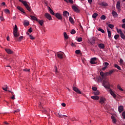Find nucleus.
I'll use <instances>...</instances> for the list:
<instances>
[{
  "mask_svg": "<svg viewBox=\"0 0 125 125\" xmlns=\"http://www.w3.org/2000/svg\"><path fill=\"white\" fill-rule=\"evenodd\" d=\"M13 35H14V39L16 42H21L22 40H23V38L24 37L21 36L19 38V36H20V34L18 32V27H17V25L15 24V27L13 30Z\"/></svg>",
  "mask_w": 125,
  "mask_h": 125,
  "instance_id": "obj_1",
  "label": "nucleus"
},
{
  "mask_svg": "<svg viewBox=\"0 0 125 125\" xmlns=\"http://www.w3.org/2000/svg\"><path fill=\"white\" fill-rule=\"evenodd\" d=\"M19 1L23 4V5L25 6L26 9L29 11V12H31V8L30 7V6H29L28 3H27V1H23V0H19Z\"/></svg>",
  "mask_w": 125,
  "mask_h": 125,
  "instance_id": "obj_2",
  "label": "nucleus"
},
{
  "mask_svg": "<svg viewBox=\"0 0 125 125\" xmlns=\"http://www.w3.org/2000/svg\"><path fill=\"white\" fill-rule=\"evenodd\" d=\"M103 85L105 87V88H107L110 89V83L107 80H104L103 82Z\"/></svg>",
  "mask_w": 125,
  "mask_h": 125,
  "instance_id": "obj_3",
  "label": "nucleus"
},
{
  "mask_svg": "<svg viewBox=\"0 0 125 125\" xmlns=\"http://www.w3.org/2000/svg\"><path fill=\"white\" fill-rule=\"evenodd\" d=\"M56 55L57 56L58 58H59L60 59H63V56L64 55V53L62 52H58L56 54Z\"/></svg>",
  "mask_w": 125,
  "mask_h": 125,
  "instance_id": "obj_4",
  "label": "nucleus"
},
{
  "mask_svg": "<svg viewBox=\"0 0 125 125\" xmlns=\"http://www.w3.org/2000/svg\"><path fill=\"white\" fill-rule=\"evenodd\" d=\"M72 9L74 10L75 12H76L77 13H80V9L77 6L73 5L72 6Z\"/></svg>",
  "mask_w": 125,
  "mask_h": 125,
  "instance_id": "obj_5",
  "label": "nucleus"
},
{
  "mask_svg": "<svg viewBox=\"0 0 125 125\" xmlns=\"http://www.w3.org/2000/svg\"><path fill=\"white\" fill-rule=\"evenodd\" d=\"M56 18L59 19V20H62V16L59 13H57L55 15Z\"/></svg>",
  "mask_w": 125,
  "mask_h": 125,
  "instance_id": "obj_6",
  "label": "nucleus"
},
{
  "mask_svg": "<svg viewBox=\"0 0 125 125\" xmlns=\"http://www.w3.org/2000/svg\"><path fill=\"white\" fill-rule=\"evenodd\" d=\"M105 101H106V99L103 97H101L100 99L99 103L101 104H104Z\"/></svg>",
  "mask_w": 125,
  "mask_h": 125,
  "instance_id": "obj_7",
  "label": "nucleus"
},
{
  "mask_svg": "<svg viewBox=\"0 0 125 125\" xmlns=\"http://www.w3.org/2000/svg\"><path fill=\"white\" fill-rule=\"evenodd\" d=\"M97 41H98V39H97V38L95 37L92 38L90 42L91 44H94V43H95V42Z\"/></svg>",
  "mask_w": 125,
  "mask_h": 125,
  "instance_id": "obj_8",
  "label": "nucleus"
},
{
  "mask_svg": "<svg viewBox=\"0 0 125 125\" xmlns=\"http://www.w3.org/2000/svg\"><path fill=\"white\" fill-rule=\"evenodd\" d=\"M109 92L111 94V95L113 96V98H116V97H117V95H116V94H115L114 91H113V90H112L111 89H109Z\"/></svg>",
  "mask_w": 125,
  "mask_h": 125,
  "instance_id": "obj_9",
  "label": "nucleus"
},
{
  "mask_svg": "<svg viewBox=\"0 0 125 125\" xmlns=\"http://www.w3.org/2000/svg\"><path fill=\"white\" fill-rule=\"evenodd\" d=\"M44 16L46 17V18H47V19H48V20H52V18H51V16L50 15V14L46 13L45 14Z\"/></svg>",
  "mask_w": 125,
  "mask_h": 125,
  "instance_id": "obj_10",
  "label": "nucleus"
},
{
  "mask_svg": "<svg viewBox=\"0 0 125 125\" xmlns=\"http://www.w3.org/2000/svg\"><path fill=\"white\" fill-rule=\"evenodd\" d=\"M73 89L74 91H75V92L78 93V94H82V92H81V91H80V90H79V89L76 87H73Z\"/></svg>",
  "mask_w": 125,
  "mask_h": 125,
  "instance_id": "obj_11",
  "label": "nucleus"
},
{
  "mask_svg": "<svg viewBox=\"0 0 125 125\" xmlns=\"http://www.w3.org/2000/svg\"><path fill=\"white\" fill-rule=\"evenodd\" d=\"M118 111L119 113H122V112H124V106L120 105L118 107Z\"/></svg>",
  "mask_w": 125,
  "mask_h": 125,
  "instance_id": "obj_12",
  "label": "nucleus"
},
{
  "mask_svg": "<svg viewBox=\"0 0 125 125\" xmlns=\"http://www.w3.org/2000/svg\"><path fill=\"white\" fill-rule=\"evenodd\" d=\"M91 98L92 99H93V100H99V99H100V98L97 95L95 96H92L91 97Z\"/></svg>",
  "mask_w": 125,
  "mask_h": 125,
  "instance_id": "obj_13",
  "label": "nucleus"
},
{
  "mask_svg": "<svg viewBox=\"0 0 125 125\" xmlns=\"http://www.w3.org/2000/svg\"><path fill=\"white\" fill-rule=\"evenodd\" d=\"M17 9L20 10V11H21V12H22L23 13H26L25 11H24V9H23L22 7H20V6H17Z\"/></svg>",
  "mask_w": 125,
  "mask_h": 125,
  "instance_id": "obj_14",
  "label": "nucleus"
},
{
  "mask_svg": "<svg viewBox=\"0 0 125 125\" xmlns=\"http://www.w3.org/2000/svg\"><path fill=\"white\" fill-rule=\"evenodd\" d=\"M116 8L119 11L121 10V3L120 1L117 2Z\"/></svg>",
  "mask_w": 125,
  "mask_h": 125,
  "instance_id": "obj_15",
  "label": "nucleus"
},
{
  "mask_svg": "<svg viewBox=\"0 0 125 125\" xmlns=\"http://www.w3.org/2000/svg\"><path fill=\"white\" fill-rule=\"evenodd\" d=\"M63 15L65 17H68V16L70 15V13H69V12L65 11L63 12Z\"/></svg>",
  "mask_w": 125,
  "mask_h": 125,
  "instance_id": "obj_16",
  "label": "nucleus"
},
{
  "mask_svg": "<svg viewBox=\"0 0 125 125\" xmlns=\"http://www.w3.org/2000/svg\"><path fill=\"white\" fill-rule=\"evenodd\" d=\"M5 51L8 53V54H12L13 51L10 50V49H5Z\"/></svg>",
  "mask_w": 125,
  "mask_h": 125,
  "instance_id": "obj_17",
  "label": "nucleus"
},
{
  "mask_svg": "<svg viewBox=\"0 0 125 125\" xmlns=\"http://www.w3.org/2000/svg\"><path fill=\"white\" fill-rule=\"evenodd\" d=\"M98 46L100 48H101L102 49H104V48H105V45L103 43L99 44Z\"/></svg>",
  "mask_w": 125,
  "mask_h": 125,
  "instance_id": "obj_18",
  "label": "nucleus"
},
{
  "mask_svg": "<svg viewBox=\"0 0 125 125\" xmlns=\"http://www.w3.org/2000/svg\"><path fill=\"white\" fill-rule=\"evenodd\" d=\"M48 10H49L50 13H51L52 14V15L55 16V13H54V12H53V10H52V9H51V8H50V7H48Z\"/></svg>",
  "mask_w": 125,
  "mask_h": 125,
  "instance_id": "obj_19",
  "label": "nucleus"
},
{
  "mask_svg": "<svg viewBox=\"0 0 125 125\" xmlns=\"http://www.w3.org/2000/svg\"><path fill=\"white\" fill-rule=\"evenodd\" d=\"M111 118L113 124H116L117 120H116V118H115V117H114L113 116H111Z\"/></svg>",
  "mask_w": 125,
  "mask_h": 125,
  "instance_id": "obj_20",
  "label": "nucleus"
},
{
  "mask_svg": "<svg viewBox=\"0 0 125 125\" xmlns=\"http://www.w3.org/2000/svg\"><path fill=\"white\" fill-rule=\"evenodd\" d=\"M102 6H108V4L105 2H103L100 4Z\"/></svg>",
  "mask_w": 125,
  "mask_h": 125,
  "instance_id": "obj_21",
  "label": "nucleus"
},
{
  "mask_svg": "<svg viewBox=\"0 0 125 125\" xmlns=\"http://www.w3.org/2000/svg\"><path fill=\"white\" fill-rule=\"evenodd\" d=\"M37 22H38V23L40 24V25H41V26H42V25L43 24V20L39 21V20H38V21H37Z\"/></svg>",
  "mask_w": 125,
  "mask_h": 125,
  "instance_id": "obj_22",
  "label": "nucleus"
},
{
  "mask_svg": "<svg viewBox=\"0 0 125 125\" xmlns=\"http://www.w3.org/2000/svg\"><path fill=\"white\" fill-rule=\"evenodd\" d=\"M112 14L113 16H114L115 17H117V16H118V13L115 12V11H112Z\"/></svg>",
  "mask_w": 125,
  "mask_h": 125,
  "instance_id": "obj_23",
  "label": "nucleus"
},
{
  "mask_svg": "<svg viewBox=\"0 0 125 125\" xmlns=\"http://www.w3.org/2000/svg\"><path fill=\"white\" fill-rule=\"evenodd\" d=\"M30 17L32 20H34L35 21H38V18L34 16H30Z\"/></svg>",
  "mask_w": 125,
  "mask_h": 125,
  "instance_id": "obj_24",
  "label": "nucleus"
},
{
  "mask_svg": "<svg viewBox=\"0 0 125 125\" xmlns=\"http://www.w3.org/2000/svg\"><path fill=\"white\" fill-rule=\"evenodd\" d=\"M69 20L70 22L71 23V24H74V20L73 19V18L72 17H69Z\"/></svg>",
  "mask_w": 125,
  "mask_h": 125,
  "instance_id": "obj_25",
  "label": "nucleus"
},
{
  "mask_svg": "<svg viewBox=\"0 0 125 125\" xmlns=\"http://www.w3.org/2000/svg\"><path fill=\"white\" fill-rule=\"evenodd\" d=\"M97 16H98V14L96 13H95L92 15V17L94 18V19H96Z\"/></svg>",
  "mask_w": 125,
  "mask_h": 125,
  "instance_id": "obj_26",
  "label": "nucleus"
},
{
  "mask_svg": "<svg viewBox=\"0 0 125 125\" xmlns=\"http://www.w3.org/2000/svg\"><path fill=\"white\" fill-rule=\"evenodd\" d=\"M63 36L65 40H68V39H69V37H68V35L66 32H64Z\"/></svg>",
  "mask_w": 125,
  "mask_h": 125,
  "instance_id": "obj_27",
  "label": "nucleus"
},
{
  "mask_svg": "<svg viewBox=\"0 0 125 125\" xmlns=\"http://www.w3.org/2000/svg\"><path fill=\"white\" fill-rule=\"evenodd\" d=\"M58 116L59 118H63V117H65L67 118V117H68V116H67L66 115H63L60 114V113H58Z\"/></svg>",
  "mask_w": 125,
  "mask_h": 125,
  "instance_id": "obj_28",
  "label": "nucleus"
},
{
  "mask_svg": "<svg viewBox=\"0 0 125 125\" xmlns=\"http://www.w3.org/2000/svg\"><path fill=\"white\" fill-rule=\"evenodd\" d=\"M94 95H99L100 92H99V91L98 90H96V91H95L94 92H93Z\"/></svg>",
  "mask_w": 125,
  "mask_h": 125,
  "instance_id": "obj_29",
  "label": "nucleus"
},
{
  "mask_svg": "<svg viewBox=\"0 0 125 125\" xmlns=\"http://www.w3.org/2000/svg\"><path fill=\"white\" fill-rule=\"evenodd\" d=\"M117 88H118V89H119V90H121V91H124V89H123V88H122V87H121L120 84H118L117 85Z\"/></svg>",
  "mask_w": 125,
  "mask_h": 125,
  "instance_id": "obj_30",
  "label": "nucleus"
},
{
  "mask_svg": "<svg viewBox=\"0 0 125 125\" xmlns=\"http://www.w3.org/2000/svg\"><path fill=\"white\" fill-rule=\"evenodd\" d=\"M117 33L120 34V35H121V34H122L123 33V31H122V30H121V29H117Z\"/></svg>",
  "mask_w": 125,
  "mask_h": 125,
  "instance_id": "obj_31",
  "label": "nucleus"
},
{
  "mask_svg": "<svg viewBox=\"0 0 125 125\" xmlns=\"http://www.w3.org/2000/svg\"><path fill=\"white\" fill-rule=\"evenodd\" d=\"M107 33H108V38H111V31L109 30V29H107Z\"/></svg>",
  "mask_w": 125,
  "mask_h": 125,
  "instance_id": "obj_32",
  "label": "nucleus"
},
{
  "mask_svg": "<svg viewBox=\"0 0 125 125\" xmlns=\"http://www.w3.org/2000/svg\"><path fill=\"white\" fill-rule=\"evenodd\" d=\"M98 31L101 32V33H102L103 34H105V31L102 28H99Z\"/></svg>",
  "mask_w": 125,
  "mask_h": 125,
  "instance_id": "obj_33",
  "label": "nucleus"
},
{
  "mask_svg": "<svg viewBox=\"0 0 125 125\" xmlns=\"http://www.w3.org/2000/svg\"><path fill=\"white\" fill-rule=\"evenodd\" d=\"M100 76H101L102 79H104V72L103 71H101L100 73Z\"/></svg>",
  "mask_w": 125,
  "mask_h": 125,
  "instance_id": "obj_34",
  "label": "nucleus"
},
{
  "mask_svg": "<svg viewBox=\"0 0 125 125\" xmlns=\"http://www.w3.org/2000/svg\"><path fill=\"white\" fill-rule=\"evenodd\" d=\"M4 11L5 13H7L8 14H9V13H10V11H9V10L7 9H5Z\"/></svg>",
  "mask_w": 125,
  "mask_h": 125,
  "instance_id": "obj_35",
  "label": "nucleus"
},
{
  "mask_svg": "<svg viewBox=\"0 0 125 125\" xmlns=\"http://www.w3.org/2000/svg\"><path fill=\"white\" fill-rule=\"evenodd\" d=\"M101 20H105V19H106V16H105V15H102L101 17Z\"/></svg>",
  "mask_w": 125,
  "mask_h": 125,
  "instance_id": "obj_36",
  "label": "nucleus"
},
{
  "mask_svg": "<svg viewBox=\"0 0 125 125\" xmlns=\"http://www.w3.org/2000/svg\"><path fill=\"white\" fill-rule=\"evenodd\" d=\"M120 36H121V38H122L123 40H125V34H124V33H122L121 35H120Z\"/></svg>",
  "mask_w": 125,
  "mask_h": 125,
  "instance_id": "obj_37",
  "label": "nucleus"
},
{
  "mask_svg": "<svg viewBox=\"0 0 125 125\" xmlns=\"http://www.w3.org/2000/svg\"><path fill=\"white\" fill-rule=\"evenodd\" d=\"M114 66L115 68H117V69H118V70H121V67L118 65V64H115Z\"/></svg>",
  "mask_w": 125,
  "mask_h": 125,
  "instance_id": "obj_38",
  "label": "nucleus"
},
{
  "mask_svg": "<svg viewBox=\"0 0 125 125\" xmlns=\"http://www.w3.org/2000/svg\"><path fill=\"white\" fill-rule=\"evenodd\" d=\"M119 38H120V35H115V36H114V39H115V40H118V39H119Z\"/></svg>",
  "mask_w": 125,
  "mask_h": 125,
  "instance_id": "obj_39",
  "label": "nucleus"
},
{
  "mask_svg": "<svg viewBox=\"0 0 125 125\" xmlns=\"http://www.w3.org/2000/svg\"><path fill=\"white\" fill-rule=\"evenodd\" d=\"M77 42H83V38L82 37H80L77 39Z\"/></svg>",
  "mask_w": 125,
  "mask_h": 125,
  "instance_id": "obj_40",
  "label": "nucleus"
},
{
  "mask_svg": "<svg viewBox=\"0 0 125 125\" xmlns=\"http://www.w3.org/2000/svg\"><path fill=\"white\" fill-rule=\"evenodd\" d=\"M70 33L72 35H74V34H76V30H75V29H72Z\"/></svg>",
  "mask_w": 125,
  "mask_h": 125,
  "instance_id": "obj_41",
  "label": "nucleus"
},
{
  "mask_svg": "<svg viewBox=\"0 0 125 125\" xmlns=\"http://www.w3.org/2000/svg\"><path fill=\"white\" fill-rule=\"evenodd\" d=\"M108 27H109V28H110V29H113L114 28V25L109 24H108Z\"/></svg>",
  "mask_w": 125,
  "mask_h": 125,
  "instance_id": "obj_42",
  "label": "nucleus"
},
{
  "mask_svg": "<svg viewBox=\"0 0 125 125\" xmlns=\"http://www.w3.org/2000/svg\"><path fill=\"white\" fill-rule=\"evenodd\" d=\"M104 66L106 68H107V67H108V66H109V63L105 62H104Z\"/></svg>",
  "mask_w": 125,
  "mask_h": 125,
  "instance_id": "obj_43",
  "label": "nucleus"
},
{
  "mask_svg": "<svg viewBox=\"0 0 125 125\" xmlns=\"http://www.w3.org/2000/svg\"><path fill=\"white\" fill-rule=\"evenodd\" d=\"M29 21H25L24 22V26H29Z\"/></svg>",
  "mask_w": 125,
  "mask_h": 125,
  "instance_id": "obj_44",
  "label": "nucleus"
},
{
  "mask_svg": "<svg viewBox=\"0 0 125 125\" xmlns=\"http://www.w3.org/2000/svg\"><path fill=\"white\" fill-rule=\"evenodd\" d=\"M108 73L109 76L112 75V73H114V70H110L109 72H107Z\"/></svg>",
  "mask_w": 125,
  "mask_h": 125,
  "instance_id": "obj_45",
  "label": "nucleus"
},
{
  "mask_svg": "<svg viewBox=\"0 0 125 125\" xmlns=\"http://www.w3.org/2000/svg\"><path fill=\"white\" fill-rule=\"evenodd\" d=\"M75 53H76V54H80V53H81V50H76Z\"/></svg>",
  "mask_w": 125,
  "mask_h": 125,
  "instance_id": "obj_46",
  "label": "nucleus"
},
{
  "mask_svg": "<svg viewBox=\"0 0 125 125\" xmlns=\"http://www.w3.org/2000/svg\"><path fill=\"white\" fill-rule=\"evenodd\" d=\"M91 64H96V62H95V61L92 60V59H91L90 61Z\"/></svg>",
  "mask_w": 125,
  "mask_h": 125,
  "instance_id": "obj_47",
  "label": "nucleus"
},
{
  "mask_svg": "<svg viewBox=\"0 0 125 125\" xmlns=\"http://www.w3.org/2000/svg\"><path fill=\"white\" fill-rule=\"evenodd\" d=\"M106 76H109V73L108 72L104 73V79H105V77H106Z\"/></svg>",
  "mask_w": 125,
  "mask_h": 125,
  "instance_id": "obj_48",
  "label": "nucleus"
},
{
  "mask_svg": "<svg viewBox=\"0 0 125 125\" xmlns=\"http://www.w3.org/2000/svg\"><path fill=\"white\" fill-rule=\"evenodd\" d=\"M29 38H30V40H35L34 37H33V36H32V35H29Z\"/></svg>",
  "mask_w": 125,
  "mask_h": 125,
  "instance_id": "obj_49",
  "label": "nucleus"
},
{
  "mask_svg": "<svg viewBox=\"0 0 125 125\" xmlns=\"http://www.w3.org/2000/svg\"><path fill=\"white\" fill-rule=\"evenodd\" d=\"M92 89L94 91H96V90H97V88H96V87H93Z\"/></svg>",
  "mask_w": 125,
  "mask_h": 125,
  "instance_id": "obj_50",
  "label": "nucleus"
},
{
  "mask_svg": "<svg viewBox=\"0 0 125 125\" xmlns=\"http://www.w3.org/2000/svg\"><path fill=\"white\" fill-rule=\"evenodd\" d=\"M23 71L24 72H30V69H27V68L24 69Z\"/></svg>",
  "mask_w": 125,
  "mask_h": 125,
  "instance_id": "obj_51",
  "label": "nucleus"
},
{
  "mask_svg": "<svg viewBox=\"0 0 125 125\" xmlns=\"http://www.w3.org/2000/svg\"><path fill=\"white\" fill-rule=\"evenodd\" d=\"M122 116L123 117V119H125V112H123Z\"/></svg>",
  "mask_w": 125,
  "mask_h": 125,
  "instance_id": "obj_52",
  "label": "nucleus"
},
{
  "mask_svg": "<svg viewBox=\"0 0 125 125\" xmlns=\"http://www.w3.org/2000/svg\"><path fill=\"white\" fill-rule=\"evenodd\" d=\"M92 59L93 61H96V60H97V58H93Z\"/></svg>",
  "mask_w": 125,
  "mask_h": 125,
  "instance_id": "obj_53",
  "label": "nucleus"
},
{
  "mask_svg": "<svg viewBox=\"0 0 125 125\" xmlns=\"http://www.w3.org/2000/svg\"><path fill=\"white\" fill-rule=\"evenodd\" d=\"M123 62H124V61L123 60V59H121L120 60V64H123Z\"/></svg>",
  "mask_w": 125,
  "mask_h": 125,
  "instance_id": "obj_54",
  "label": "nucleus"
},
{
  "mask_svg": "<svg viewBox=\"0 0 125 125\" xmlns=\"http://www.w3.org/2000/svg\"><path fill=\"white\" fill-rule=\"evenodd\" d=\"M88 2L90 4H91L92 3V0H88Z\"/></svg>",
  "mask_w": 125,
  "mask_h": 125,
  "instance_id": "obj_55",
  "label": "nucleus"
},
{
  "mask_svg": "<svg viewBox=\"0 0 125 125\" xmlns=\"http://www.w3.org/2000/svg\"><path fill=\"white\" fill-rule=\"evenodd\" d=\"M62 106L63 107H65L66 106V104L63 103L62 104Z\"/></svg>",
  "mask_w": 125,
  "mask_h": 125,
  "instance_id": "obj_56",
  "label": "nucleus"
},
{
  "mask_svg": "<svg viewBox=\"0 0 125 125\" xmlns=\"http://www.w3.org/2000/svg\"><path fill=\"white\" fill-rule=\"evenodd\" d=\"M11 98L13 99V100H14V99H15V95H13V96Z\"/></svg>",
  "mask_w": 125,
  "mask_h": 125,
  "instance_id": "obj_57",
  "label": "nucleus"
},
{
  "mask_svg": "<svg viewBox=\"0 0 125 125\" xmlns=\"http://www.w3.org/2000/svg\"><path fill=\"white\" fill-rule=\"evenodd\" d=\"M33 31L32 30V28H30L29 29H28V32L29 33H31V32H32Z\"/></svg>",
  "mask_w": 125,
  "mask_h": 125,
  "instance_id": "obj_58",
  "label": "nucleus"
},
{
  "mask_svg": "<svg viewBox=\"0 0 125 125\" xmlns=\"http://www.w3.org/2000/svg\"><path fill=\"white\" fill-rule=\"evenodd\" d=\"M55 72H56V73H57L58 72L57 66H55Z\"/></svg>",
  "mask_w": 125,
  "mask_h": 125,
  "instance_id": "obj_59",
  "label": "nucleus"
},
{
  "mask_svg": "<svg viewBox=\"0 0 125 125\" xmlns=\"http://www.w3.org/2000/svg\"><path fill=\"white\" fill-rule=\"evenodd\" d=\"M69 3H74V1L73 0H69Z\"/></svg>",
  "mask_w": 125,
  "mask_h": 125,
  "instance_id": "obj_60",
  "label": "nucleus"
},
{
  "mask_svg": "<svg viewBox=\"0 0 125 125\" xmlns=\"http://www.w3.org/2000/svg\"><path fill=\"white\" fill-rule=\"evenodd\" d=\"M0 19L1 21H3L4 20V19L3 18V17H0Z\"/></svg>",
  "mask_w": 125,
  "mask_h": 125,
  "instance_id": "obj_61",
  "label": "nucleus"
},
{
  "mask_svg": "<svg viewBox=\"0 0 125 125\" xmlns=\"http://www.w3.org/2000/svg\"><path fill=\"white\" fill-rule=\"evenodd\" d=\"M71 121H78V120H77V119H76L75 118H73L71 119Z\"/></svg>",
  "mask_w": 125,
  "mask_h": 125,
  "instance_id": "obj_62",
  "label": "nucleus"
},
{
  "mask_svg": "<svg viewBox=\"0 0 125 125\" xmlns=\"http://www.w3.org/2000/svg\"><path fill=\"white\" fill-rule=\"evenodd\" d=\"M4 125H9V123H7V122H4Z\"/></svg>",
  "mask_w": 125,
  "mask_h": 125,
  "instance_id": "obj_63",
  "label": "nucleus"
},
{
  "mask_svg": "<svg viewBox=\"0 0 125 125\" xmlns=\"http://www.w3.org/2000/svg\"><path fill=\"white\" fill-rule=\"evenodd\" d=\"M122 28H125V23L122 24Z\"/></svg>",
  "mask_w": 125,
  "mask_h": 125,
  "instance_id": "obj_64",
  "label": "nucleus"
}]
</instances>
